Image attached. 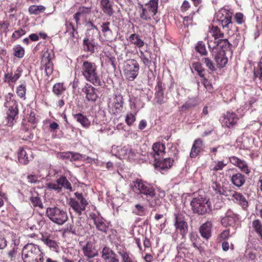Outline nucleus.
Listing matches in <instances>:
<instances>
[{
    "mask_svg": "<svg viewBox=\"0 0 262 262\" xmlns=\"http://www.w3.org/2000/svg\"><path fill=\"white\" fill-rule=\"evenodd\" d=\"M81 72L85 79L94 85L100 86L102 85L95 63L88 60L83 61L81 67Z\"/></svg>",
    "mask_w": 262,
    "mask_h": 262,
    "instance_id": "obj_1",
    "label": "nucleus"
},
{
    "mask_svg": "<svg viewBox=\"0 0 262 262\" xmlns=\"http://www.w3.org/2000/svg\"><path fill=\"white\" fill-rule=\"evenodd\" d=\"M22 258L24 262H43V253L38 246L28 244L22 251Z\"/></svg>",
    "mask_w": 262,
    "mask_h": 262,
    "instance_id": "obj_2",
    "label": "nucleus"
},
{
    "mask_svg": "<svg viewBox=\"0 0 262 262\" xmlns=\"http://www.w3.org/2000/svg\"><path fill=\"white\" fill-rule=\"evenodd\" d=\"M13 94L9 93L6 96V101L4 103L5 107L8 108L6 112L7 125L11 126L14 124L18 118V104L16 100L12 98Z\"/></svg>",
    "mask_w": 262,
    "mask_h": 262,
    "instance_id": "obj_3",
    "label": "nucleus"
},
{
    "mask_svg": "<svg viewBox=\"0 0 262 262\" xmlns=\"http://www.w3.org/2000/svg\"><path fill=\"white\" fill-rule=\"evenodd\" d=\"M46 213L52 222L59 226L65 224L69 219L65 210L55 206L48 207Z\"/></svg>",
    "mask_w": 262,
    "mask_h": 262,
    "instance_id": "obj_4",
    "label": "nucleus"
},
{
    "mask_svg": "<svg viewBox=\"0 0 262 262\" xmlns=\"http://www.w3.org/2000/svg\"><path fill=\"white\" fill-rule=\"evenodd\" d=\"M190 205L194 213L203 215L211 211V203L206 197L198 196L194 198Z\"/></svg>",
    "mask_w": 262,
    "mask_h": 262,
    "instance_id": "obj_5",
    "label": "nucleus"
},
{
    "mask_svg": "<svg viewBox=\"0 0 262 262\" xmlns=\"http://www.w3.org/2000/svg\"><path fill=\"white\" fill-rule=\"evenodd\" d=\"M159 0H149L144 5L140 4L142 12L140 18L146 21L149 20L158 13Z\"/></svg>",
    "mask_w": 262,
    "mask_h": 262,
    "instance_id": "obj_6",
    "label": "nucleus"
},
{
    "mask_svg": "<svg viewBox=\"0 0 262 262\" xmlns=\"http://www.w3.org/2000/svg\"><path fill=\"white\" fill-rule=\"evenodd\" d=\"M74 195L76 199L70 198L68 204L78 215H80L82 212L85 210L89 203L82 193L76 192Z\"/></svg>",
    "mask_w": 262,
    "mask_h": 262,
    "instance_id": "obj_7",
    "label": "nucleus"
},
{
    "mask_svg": "<svg viewBox=\"0 0 262 262\" xmlns=\"http://www.w3.org/2000/svg\"><path fill=\"white\" fill-rule=\"evenodd\" d=\"M139 64L136 60L133 59L129 60L123 68V73L126 79L130 81L134 80L139 74Z\"/></svg>",
    "mask_w": 262,
    "mask_h": 262,
    "instance_id": "obj_8",
    "label": "nucleus"
},
{
    "mask_svg": "<svg viewBox=\"0 0 262 262\" xmlns=\"http://www.w3.org/2000/svg\"><path fill=\"white\" fill-rule=\"evenodd\" d=\"M239 118L237 114L232 111H228L222 115L220 121L223 126L231 129L237 125Z\"/></svg>",
    "mask_w": 262,
    "mask_h": 262,
    "instance_id": "obj_9",
    "label": "nucleus"
},
{
    "mask_svg": "<svg viewBox=\"0 0 262 262\" xmlns=\"http://www.w3.org/2000/svg\"><path fill=\"white\" fill-rule=\"evenodd\" d=\"M54 57L52 51L47 50L42 54L41 60V69H45L46 75L49 77L53 73L54 64L52 60Z\"/></svg>",
    "mask_w": 262,
    "mask_h": 262,
    "instance_id": "obj_10",
    "label": "nucleus"
},
{
    "mask_svg": "<svg viewBox=\"0 0 262 262\" xmlns=\"http://www.w3.org/2000/svg\"><path fill=\"white\" fill-rule=\"evenodd\" d=\"M217 19L222 26L223 29L228 31L232 25V13L227 9H222L217 14Z\"/></svg>",
    "mask_w": 262,
    "mask_h": 262,
    "instance_id": "obj_11",
    "label": "nucleus"
},
{
    "mask_svg": "<svg viewBox=\"0 0 262 262\" xmlns=\"http://www.w3.org/2000/svg\"><path fill=\"white\" fill-rule=\"evenodd\" d=\"M174 226L176 230L184 237L188 232V226L185 216L182 214H174Z\"/></svg>",
    "mask_w": 262,
    "mask_h": 262,
    "instance_id": "obj_12",
    "label": "nucleus"
},
{
    "mask_svg": "<svg viewBox=\"0 0 262 262\" xmlns=\"http://www.w3.org/2000/svg\"><path fill=\"white\" fill-rule=\"evenodd\" d=\"M33 154L32 150L27 147H20L18 152V162L23 164L27 165L33 159Z\"/></svg>",
    "mask_w": 262,
    "mask_h": 262,
    "instance_id": "obj_13",
    "label": "nucleus"
},
{
    "mask_svg": "<svg viewBox=\"0 0 262 262\" xmlns=\"http://www.w3.org/2000/svg\"><path fill=\"white\" fill-rule=\"evenodd\" d=\"M229 161L245 174L249 175L250 173L251 168L249 167L247 162L244 160L241 159L236 156H231L229 158Z\"/></svg>",
    "mask_w": 262,
    "mask_h": 262,
    "instance_id": "obj_14",
    "label": "nucleus"
},
{
    "mask_svg": "<svg viewBox=\"0 0 262 262\" xmlns=\"http://www.w3.org/2000/svg\"><path fill=\"white\" fill-rule=\"evenodd\" d=\"M238 220L237 214H235L231 210H228L225 215L221 219V224L225 227L229 226L233 227Z\"/></svg>",
    "mask_w": 262,
    "mask_h": 262,
    "instance_id": "obj_15",
    "label": "nucleus"
},
{
    "mask_svg": "<svg viewBox=\"0 0 262 262\" xmlns=\"http://www.w3.org/2000/svg\"><path fill=\"white\" fill-rule=\"evenodd\" d=\"M99 7L103 14L107 16L111 17L114 15V2L112 0H100Z\"/></svg>",
    "mask_w": 262,
    "mask_h": 262,
    "instance_id": "obj_16",
    "label": "nucleus"
},
{
    "mask_svg": "<svg viewBox=\"0 0 262 262\" xmlns=\"http://www.w3.org/2000/svg\"><path fill=\"white\" fill-rule=\"evenodd\" d=\"M101 257L104 262H119L117 255L110 248L104 246L101 251Z\"/></svg>",
    "mask_w": 262,
    "mask_h": 262,
    "instance_id": "obj_17",
    "label": "nucleus"
},
{
    "mask_svg": "<svg viewBox=\"0 0 262 262\" xmlns=\"http://www.w3.org/2000/svg\"><path fill=\"white\" fill-rule=\"evenodd\" d=\"M41 240L50 249L55 252L58 251L59 243L53 235H42Z\"/></svg>",
    "mask_w": 262,
    "mask_h": 262,
    "instance_id": "obj_18",
    "label": "nucleus"
},
{
    "mask_svg": "<svg viewBox=\"0 0 262 262\" xmlns=\"http://www.w3.org/2000/svg\"><path fill=\"white\" fill-rule=\"evenodd\" d=\"M96 229L102 233L106 234L108 230V224L102 217L94 215L92 217Z\"/></svg>",
    "mask_w": 262,
    "mask_h": 262,
    "instance_id": "obj_19",
    "label": "nucleus"
},
{
    "mask_svg": "<svg viewBox=\"0 0 262 262\" xmlns=\"http://www.w3.org/2000/svg\"><path fill=\"white\" fill-rule=\"evenodd\" d=\"M97 45L95 39L86 35L83 40L82 48L84 52L93 54L95 52V48Z\"/></svg>",
    "mask_w": 262,
    "mask_h": 262,
    "instance_id": "obj_20",
    "label": "nucleus"
},
{
    "mask_svg": "<svg viewBox=\"0 0 262 262\" xmlns=\"http://www.w3.org/2000/svg\"><path fill=\"white\" fill-rule=\"evenodd\" d=\"M96 89L90 84H86L82 89V91L86 95V99L89 101L95 102L98 96L96 93Z\"/></svg>",
    "mask_w": 262,
    "mask_h": 262,
    "instance_id": "obj_21",
    "label": "nucleus"
},
{
    "mask_svg": "<svg viewBox=\"0 0 262 262\" xmlns=\"http://www.w3.org/2000/svg\"><path fill=\"white\" fill-rule=\"evenodd\" d=\"M83 253L85 256L89 258H93L98 255V251L94 243L89 241L82 247Z\"/></svg>",
    "mask_w": 262,
    "mask_h": 262,
    "instance_id": "obj_22",
    "label": "nucleus"
},
{
    "mask_svg": "<svg viewBox=\"0 0 262 262\" xmlns=\"http://www.w3.org/2000/svg\"><path fill=\"white\" fill-rule=\"evenodd\" d=\"M152 149V152L151 154L154 158V161L156 160V159L163 157L165 154V144L159 142L153 144Z\"/></svg>",
    "mask_w": 262,
    "mask_h": 262,
    "instance_id": "obj_23",
    "label": "nucleus"
},
{
    "mask_svg": "<svg viewBox=\"0 0 262 262\" xmlns=\"http://www.w3.org/2000/svg\"><path fill=\"white\" fill-rule=\"evenodd\" d=\"M123 98L120 95H114L112 104V111L114 114L116 115L121 112L123 108Z\"/></svg>",
    "mask_w": 262,
    "mask_h": 262,
    "instance_id": "obj_24",
    "label": "nucleus"
},
{
    "mask_svg": "<svg viewBox=\"0 0 262 262\" xmlns=\"http://www.w3.org/2000/svg\"><path fill=\"white\" fill-rule=\"evenodd\" d=\"M163 157H160L156 159L154 165L156 168H159L161 169L170 168L173 164L174 160L170 158L163 159Z\"/></svg>",
    "mask_w": 262,
    "mask_h": 262,
    "instance_id": "obj_25",
    "label": "nucleus"
},
{
    "mask_svg": "<svg viewBox=\"0 0 262 262\" xmlns=\"http://www.w3.org/2000/svg\"><path fill=\"white\" fill-rule=\"evenodd\" d=\"M203 145V141L201 139L198 138L195 139L193 141L190 152V157L191 158H196L202 150Z\"/></svg>",
    "mask_w": 262,
    "mask_h": 262,
    "instance_id": "obj_26",
    "label": "nucleus"
},
{
    "mask_svg": "<svg viewBox=\"0 0 262 262\" xmlns=\"http://www.w3.org/2000/svg\"><path fill=\"white\" fill-rule=\"evenodd\" d=\"M231 200L235 203L239 204L243 209H246L248 206V202L245 197L241 193L237 191L232 192Z\"/></svg>",
    "mask_w": 262,
    "mask_h": 262,
    "instance_id": "obj_27",
    "label": "nucleus"
},
{
    "mask_svg": "<svg viewBox=\"0 0 262 262\" xmlns=\"http://www.w3.org/2000/svg\"><path fill=\"white\" fill-rule=\"evenodd\" d=\"M230 180L235 186L240 188L245 184L246 178L244 174L237 172L232 174L230 178Z\"/></svg>",
    "mask_w": 262,
    "mask_h": 262,
    "instance_id": "obj_28",
    "label": "nucleus"
},
{
    "mask_svg": "<svg viewBox=\"0 0 262 262\" xmlns=\"http://www.w3.org/2000/svg\"><path fill=\"white\" fill-rule=\"evenodd\" d=\"M212 226L211 222L207 221L200 227V233L201 236L206 239H208L211 236Z\"/></svg>",
    "mask_w": 262,
    "mask_h": 262,
    "instance_id": "obj_29",
    "label": "nucleus"
},
{
    "mask_svg": "<svg viewBox=\"0 0 262 262\" xmlns=\"http://www.w3.org/2000/svg\"><path fill=\"white\" fill-rule=\"evenodd\" d=\"M216 66L219 69L224 68L228 62V58L224 51H219L214 56Z\"/></svg>",
    "mask_w": 262,
    "mask_h": 262,
    "instance_id": "obj_30",
    "label": "nucleus"
},
{
    "mask_svg": "<svg viewBox=\"0 0 262 262\" xmlns=\"http://www.w3.org/2000/svg\"><path fill=\"white\" fill-rule=\"evenodd\" d=\"M141 196H146L147 198L152 199L156 195L155 189L151 184L145 182L144 186L140 193Z\"/></svg>",
    "mask_w": 262,
    "mask_h": 262,
    "instance_id": "obj_31",
    "label": "nucleus"
},
{
    "mask_svg": "<svg viewBox=\"0 0 262 262\" xmlns=\"http://www.w3.org/2000/svg\"><path fill=\"white\" fill-rule=\"evenodd\" d=\"M127 39L131 44L139 49L142 48L145 43L144 41L141 38L140 36L136 33L130 34Z\"/></svg>",
    "mask_w": 262,
    "mask_h": 262,
    "instance_id": "obj_32",
    "label": "nucleus"
},
{
    "mask_svg": "<svg viewBox=\"0 0 262 262\" xmlns=\"http://www.w3.org/2000/svg\"><path fill=\"white\" fill-rule=\"evenodd\" d=\"M145 182L146 181H144L141 179L137 178L136 180L133 181L130 184L132 190L136 194L140 195Z\"/></svg>",
    "mask_w": 262,
    "mask_h": 262,
    "instance_id": "obj_33",
    "label": "nucleus"
},
{
    "mask_svg": "<svg viewBox=\"0 0 262 262\" xmlns=\"http://www.w3.org/2000/svg\"><path fill=\"white\" fill-rule=\"evenodd\" d=\"M30 201L33 207H38L40 209H42L43 208L41 200L37 192H34V193H31V196L30 198Z\"/></svg>",
    "mask_w": 262,
    "mask_h": 262,
    "instance_id": "obj_34",
    "label": "nucleus"
},
{
    "mask_svg": "<svg viewBox=\"0 0 262 262\" xmlns=\"http://www.w3.org/2000/svg\"><path fill=\"white\" fill-rule=\"evenodd\" d=\"M73 117L77 122L80 123L82 126L88 128L90 126V121L86 116L81 113L73 115Z\"/></svg>",
    "mask_w": 262,
    "mask_h": 262,
    "instance_id": "obj_35",
    "label": "nucleus"
},
{
    "mask_svg": "<svg viewBox=\"0 0 262 262\" xmlns=\"http://www.w3.org/2000/svg\"><path fill=\"white\" fill-rule=\"evenodd\" d=\"M56 182L59 184L60 186H61V188L63 187L70 191H73L71 184L65 176H61L57 180Z\"/></svg>",
    "mask_w": 262,
    "mask_h": 262,
    "instance_id": "obj_36",
    "label": "nucleus"
},
{
    "mask_svg": "<svg viewBox=\"0 0 262 262\" xmlns=\"http://www.w3.org/2000/svg\"><path fill=\"white\" fill-rule=\"evenodd\" d=\"M45 10L46 7L42 5H31L28 8V12L31 15H38Z\"/></svg>",
    "mask_w": 262,
    "mask_h": 262,
    "instance_id": "obj_37",
    "label": "nucleus"
},
{
    "mask_svg": "<svg viewBox=\"0 0 262 262\" xmlns=\"http://www.w3.org/2000/svg\"><path fill=\"white\" fill-rule=\"evenodd\" d=\"M66 90L63 83H56L53 86V93L57 96H60Z\"/></svg>",
    "mask_w": 262,
    "mask_h": 262,
    "instance_id": "obj_38",
    "label": "nucleus"
},
{
    "mask_svg": "<svg viewBox=\"0 0 262 262\" xmlns=\"http://www.w3.org/2000/svg\"><path fill=\"white\" fill-rule=\"evenodd\" d=\"M252 226L254 231L259 236L260 239L262 240V223L258 220L256 219L252 221Z\"/></svg>",
    "mask_w": 262,
    "mask_h": 262,
    "instance_id": "obj_39",
    "label": "nucleus"
},
{
    "mask_svg": "<svg viewBox=\"0 0 262 262\" xmlns=\"http://www.w3.org/2000/svg\"><path fill=\"white\" fill-rule=\"evenodd\" d=\"M197 104L196 101L194 98L188 99L180 108L181 111H185Z\"/></svg>",
    "mask_w": 262,
    "mask_h": 262,
    "instance_id": "obj_40",
    "label": "nucleus"
},
{
    "mask_svg": "<svg viewBox=\"0 0 262 262\" xmlns=\"http://www.w3.org/2000/svg\"><path fill=\"white\" fill-rule=\"evenodd\" d=\"M195 50L201 55L206 56L208 54L205 43L203 41H199L195 46Z\"/></svg>",
    "mask_w": 262,
    "mask_h": 262,
    "instance_id": "obj_41",
    "label": "nucleus"
},
{
    "mask_svg": "<svg viewBox=\"0 0 262 262\" xmlns=\"http://www.w3.org/2000/svg\"><path fill=\"white\" fill-rule=\"evenodd\" d=\"M63 234H72L77 235L76 230L75 228V224L73 222L68 223L64 228H62Z\"/></svg>",
    "mask_w": 262,
    "mask_h": 262,
    "instance_id": "obj_42",
    "label": "nucleus"
},
{
    "mask_svg": "<svg viewBox=\"0 0 262 262\" xmlns=\"http://www.w3.org/2000/svg\"><path fill=\"white\" fill-rule=\"evenodd\" d=\"M210 32L214 39H218L224 37V33L221 31V29L217 26L212 25Z\"/></svg>",
    "mask_w": 262,
    "mask_h": 262,
    "instance_id": "obj_43",
    "label": "nucleus"
},
{
    "mask_svg": "<svg viewBox=\"0 0 262 262\" xmlns=\"http://www.w3.org/2000/svg\"><path fill=\"white\" fill-rule=\"evenodd\" d=\"M219 48L222 49L221 51H224L225 52L226 50L230 49L232 46V44L230 43L228 39H219Z\"/></svg>",
    "mask_w": 262,
    "mask_h": 262,
    "instance_id": "obj_44",
    "label": "nucleus"
},
{
    "mask_svg": "<svg viewBox=\"0 0 262 262\" xmlns=\"http://www.w3.org/2000/svg\"><path fill=\"white\" fill-rule=\"evenodd\" d=\"M211 187L216 193L225 196L228 195V194H226V190L224 187L222 186L220 184L217 183L216 182L212 183Z\"/></svg>",
    "mask_w": 262,
    "mask_h": 262,
    "instance_id": "obj_45",
    "label": "nucleus"
},
{
    "mask_svg": "<svg viewBox=\"0 0 262 262\" xmlns=\"http://www.w3.org/2000/svg\"><path fill=\"white\" fill-rule=\"evenodd\" d=\"M227 165V163H225L224 160L214 161V165L211 168V170L215 172L222 170Z\"/></svg>",
    "mask_w": 262,
    "mask_h": 262,
    "instance_id": "obj_46",
    "label": "nucleus"
},
{
    "mask_svg": "<svg viewBox=\"0 0 262 262\" xmlns=\"http://www.w3.org/2000/svg\"><path fill=\"white\" fill-rule=\"evenodd\" d=\"M14 53V56L19 58H21L24 56L25 55V50L20 45H16L14 46L13 48Z\"/></svg>",
    "mask_w": 262,
    "mask_h": 262,
    "instance_id": "obj_47",
    "label": "nucleus"
},
{
    "mask_svg": "<svg viewBox=\"0 0 262 262\" xmlns=\"http://www.w3.org/2000/svg\"><path fill=\"white\" fill-rule=\"evenodd\" d=\"M110 22L106 21L102 23L101 26L102 32L105 37H107V36L109 35L112 34V31L110 28Z\"/></svg>",
    "mask_w": 262,
    "mask_h": 262,
    "instance_id": "obj_48",
    "label": "nucleus"
},
{
    "mask_svg": "<svg viewBox=\"0 0 262 262\" xmlns=\"http://www.w3.org/2000/svg\"><path fill=\"white\" fill-rule=\"evenodd\" d=\"M74 224L77 235L80 236L83 235L84 233V228L81 223L80 219L76 221Z\"/></svg>",
    "mask_w": 262,
    "mask_h": 262,
    "instance_id": "obj_49",
    "label": "nucleus"
},
{
    "mask_svg": "<svg viewBox=\"0 0 262 262\" xmlns=\"http://www.w3.org/2000/svg\"><path fill=\"white\" fill-rule=\"evenodd\" d=\"M230 231L229 229L223 230L218 236L217 240L218 242L225 241L230 237Z\"/></svg>",
    "mask_w": 262,
    "mask_h": 262,
    "instance_id": "obj_50",
    "label": "nucleus"
},
{
    "mask_svg": "<svg viewBox=\"0 0 262 262\" xmlns=\"http://www.w3.org/2000/svg\"><path fill=\"white\" fill-rule=\"evenodd\" d=\"M137 113H128L125 117V123L128 126H131L135 122L136 120Z\"/></svg>",
    "mask_w": 262,
    "mask_h": 262,
    "instance_id": "obj_51",
    "label": "nucleus"
},
{
    "mask_svg": "<svg viewBox=\"0 0 262 262\" xmlns=\"http://www.w3.org/2000/svg\"><path fill=\"white\" fill-rule=\"evenodd\" d=\"M122 151H124L125 155L130 159H134L138 154L136 151L133 150L128 146H124L122 149Z\"/></svg>",
    "mask_w": 262,
    "mask_h": 262,
    "instance_id": "obj_52",
    "label": "nucleus"
},
{
    "mask_svg": "<svg viewBox=\"0 0 262 262\" xmlns=\"http://www.w3.org/2000/svg\"><path fill=\"white\" fill-rule=\"evenodd\" d=\"M202 61L205 64L206 67H207L211 72H213L216 70L214 64L210 58L208 57L203 58Z\"/></svg>",
    "mask_w": 262,
    "mask_h": 262,
    "instance_id": "obj_53",
    "label": "nucleus"
},
{
    "mask_svg": "<svg viewBox=\"0 0 262 262\" xmlns=\"http://www.w3.org/2000/svg\"><path fill=\"white\" fill-rule=\"evenodd\" d=\"M26 86L25 84H21L18 86L16 89V94L17 96L20 98H26Z\"/></svg>",
    "mask_w": 262,
    "mask_h": 262,
    "instance_id": "obj_54",
    "label": "nucleus"
},
{
    "mask_svg": "<svg viewBox=\"0 0 262 262\" xmlns=\"http://www.w3.org/2000/svg\"><path fill=\"white\" fill-rule=\"evenodd\" d=\"M115 247L117 251V253L121 258L129 253L127 251L126 248L122 245L116 244H115Z\"/></svg>",
    "mask_w": 262,
    "mask_h": 262,
    "instance_id": "obj_55",
    "label": "nucleus"
},
{
    "mask_svg": "<svg viewBox=\"0 0 262 262\" xmlns=\"http://www.w3.org/2000/svg\"><path fill=\"white\" fill-rule=\"evenodd\" d=\"M26 33L25 30L19 28L18 30L15 31L12 35V39L16 40L21 37Z\"/></svg>",
    "mask_w": 262,
    "mask_h": 262,
    "instance_id": "obj_56",
    "label": "nucleus"
},
{
    "mask_svg": "<svg viewBox=\"0 0 262 262\" xmlns=\"http://www.w3.org/2000/svg\"><path fill=\"white\" fill-rule=\"evenodd\" d=\"M258 78L260 80H262V62L260 61L258 64L257 68L254 71V80Z\"/></svg>",
    "mask_w": 262,
    "mask_h": 262,
    "instance_id": "obj_57",
    "label": "nucleus"
},
{
    "mask_svg": "<svg viewBox=\"0 0 262 262\" xmlns=\"http://www.w3.org/2000/svg\"><path fill=\"white\" fill-rule=\"evenodd\" d=\"M219 39H214L213 40H208V47L210 51L212 52L214 50L217 49L219 48Z\"/></svg>",
    "mask_w": 262,
    "mask_h": 262,
    "instance_id": "obj_58",
    "label": "nucleus"
},
{
    "mask_svg": "<svg viewBox=\"0 0 262 262\" xmlns=\"http://www.w3.org/2000/svg\"><path fill=\"white\" fill-rule=\"evenodd\" d=\"M91 10L92 8L91 7H86L84 6H82L79 7L77 13H79L80 16H84L87 14H89L91 12Z\"/></svg>",
    "mask_w": 262,
    "mask_h": 262,
    "instance_id": "obj_59",
    "label": "nucleus"
},
{
    "mask_svg": "<svg viewBox=\"0 0 262 262\" xmlns=\"http://www.w3.org/2000/svg\"><path fill=\"white\" fill-rule=\"evenodd\" d=\"M164 92H155V100L157 103L159 104H162L164 103Z\"/></svg>",
    "mask_w": 262,
    "mask_h": 262,
    "instance_id": "obj_60",
    "label": "nucleus"
},
{
    "mask_svg": "<svg viewBox=\"0 0 262 262\" xmlns=\"http://www.w3.org/2000/svg\"><path fill=\"white\" fill-rule=\"evenodd\" d=\"M87 26L88 27V29L87 30L88 33H89L91 32L92 34H93L95 32H98L99 30L96 26H95L91 21H89L88 24Z\"/></svg>",
    "mask_w": 262,
    "mask_h": 262,
    "instance_id": "obj_61",
    "label": "nucleus"
},
{
    "mask_svg": "<svg viewBox=\"0 0 262 262\" xmlns=\"http://www.w3.org/2000/svg\"><path fill=\"white\" fill-rule=\"evenodd\" d=\"M47 187L50 189H53L56 191L57 192H59L61 191V186H59V184L56 182V183H49L47 184Z\"/></svg>",
    "mask_w": 262,
    "mask_h": 262,
    "instance_id": "obj_62",
    "label": "nucleus"
},
{
    "mask_svg": "<svg viewBox=\"0 0 262 262\" xmlns=\"http://www.w3.org/2000/svg\"><path fill=\"white\" fill-rule=\"evenodd\" d=\"M72 151L61 152L58 154V157L62 160H69L71 161Z\"/></svg>",
    "mask_w": 262,
    "mask_h": 262,
    "instance_id": "obj_63",
    "label": "nucleus"
},
{
    "mask_svg": "<svg viewBox=\"0 0 262 262\" xmlns=\"http://www.w3.org/2000/svg\"><path fill=\"white\" fill-rule=\"evenodd\" d=\"M10 26V23L8 21H2L0 22V29L3 30L4 33L6 34L9 31L8 28Z\"/></svg>",
    "mask_w": 262,
    "mask_h": 262,
    "instance_id": "obj_64",
    "label": "nucleus"
}]
</instances>
